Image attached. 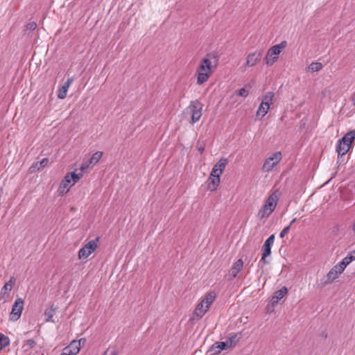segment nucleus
Here are the masks:
<instances>
[{"instance_id":"obj_36","label":"nucleus","mask_w":355,"mask_h":355,"mask_svg":"<svg viewBox=\"0 0 355 355\" xmlns=\"http://www.w3.org/2000/svg\"><path fill=\"white\" fill-rule=\"evenodd\" d=\"M37 28V24L34 21L29 22L26 24V30L34 31Z\"/></svg>"},{"instance_id":"obj_6","label":"nucleus","mask_w":355,"mask_h":355,"mask_svg":"<svg viewBox=\"0 0 355 355\" xmlns=\"http://www.w3.org/2000/svg\"><path fill=\"white\" fill-rule=\"evenodd\" d=\"M282 158V153L280 152H275L265 160L262 166V170L264 172L271 171L273 168L281 161Z\"/></svg>"},{"instance_id":"obj_2","label":"nucleus","mask_w":355,"mask_h":355,"mask_svg":"<svg viewBox=\"0 0 355 355\" xmlns=\"http://www.w3.org/2000/svg\"><path fill=\"white\" fill-rule=\"evenodd\" d=\"M279 200V192L277 191L271 193L266 201L264 205L258 212V216L263 218L269 216L275 210Z\"/></svg>"},{"instance_id":"obj_19","label":"nucleus","mask_w":355,"mask_h":355,"mask_svg":"<svg viewBox=\"0 0 355 355\" xmlns=\"http://www.w3.org/2000/svg\"><path fill=\"white\" fill-rule=\"evenodd\" d=\"M71 181L69 175L67 174L60 185L59 189L60 192H67L69 190V184Z\"/></svg>"},{"instance_id":"obj_4","label":"nucleus","mask_w":355,"mask_h":355,"mask_svg":"<svg viewBox=\"0 0 355 355\" xmlns=\"http://www.w3.org/2000/svg\"><path fill=\"white\" fill-rule=\"evenodd\" d=\"M286 41H282L280 44L270 47L265 57V64L268 66H272L277 60L279 55L286 48Z\"/></svg>"},{"instance_id":"obj_13","label":"nucleus","mask_w":355,"mask_h":355,"mask_svg":"<svg viewBox=\"0 0 355 355\" xmlns=\"http://www.w3.org/2000/svg\"><path fill=\"white\" fill-rule=\"evenodd\" d=\"M352 143H349V139H344L343 137L338 141V145L336 146V151L338 155H345L350 147Z\"/></svg>"},{"instance_id":"obj_32","label":"nucleus","mask_w":355,"mask_h":355,"mask_svg":"<svg viewBox=\"0 0 355 355\" xmlns=\"http://www.w3.org/2000/svg\"><path fill=\"white\" fill-rule=\"evenodd\" d=\"M35 345V342L32 340H28L22 346V348L24 349V351H28L31 349H32Z\"/></svg>"},{"instance_id":"obj_27","label":"nucleus","mask_w":355,"mask_h":355,"mask_svg":"<svg viewBox=\"0 0 355 355\" xmlns=\"http://www.w3.org/2000/svg\"><path fill=\"white\" fill-rule=\"evenodd\" d=\"M10 344V339L6 335L0 333V350H2Z\"/></svg>"},{"instance_id":"obj_31","label":"nucleus","mask_w":355,"mask_h":355,"mask_svg":"<svg viewBox=\"0 0 355 355\" xmlns=\"http://www.w3.org/2000/svg\"><path fill=\"white\" fill-rule=\"evenodd\" d=\"M354 260H355V250L350 252L344 259H343V261H345L347 265H349Z\"/></svg>"},{"instance_id":"obj_40","label":"nucleus","mask_w":355,"mask_h":355,"mask_svg":"<svg viewBox=\"0 0 355 355\" xmlns=\"http://www.w3.org/2000/svg\"><path fill=\"white\" fill-rule=\"evenodd\" d=\"M296 221H297V219H296V218H293V219L291 221V223H290V224H289L288 225H290V227H291V226L294 223H295Z\"/></svg>"},{"instance_id":"obj_1","label":"nucleus","mask_w":355,"mask_h":355,"mask_svg":"<svg viewBox=\"0 0 355 355\" xmlns=\"http://www.w3.org/2000/svg\"><path fill=\"white\" fill-rule=\"evenodd\" d=\"M216 298V293L214 292L208 293L206 296L198 304L194 309L191 319L193 320H198L209 309L211 305Z\"/></svg>"},{"instance_id":"obj_24","label":"nucleus","mask_w":355,"mask_h":355,"mask_svg":"<svg viewBox=\"0 0 355 355\" xmlns=\"http://www.w3.org/2000/svg\"><path fill=\"white\" fill-rule=\"evenodd\" d=\"M228 163V160L225 157H222L219 159V161L214 164V168H218V171L223 173L227 164Z\"/></svg>"},{"instance_id":"obj_41","label":"nucleus","mask_w":355,"mask_h":355,"mask_svg":"<svg viewBox=\"0 0 355 355\" xmlns=\"http://www.w3.org/2000/svg\"><path fill=\"white\" fill-rule=\"evenodd\" d=\"M353 230L355 232V223L353 225Z\"/></svg>"},{"instance_id":"obj_29","label":"nucleus","mask_w":355,"mask_h":355,"mask_svg":"<svg viewBox=\"0 0 355 355\" xmlns=\"http://www.w3.org/2000/svg\"><path fill=\"white\" fill-rule=\"evenodd\" d=\"M48 163H49V159L44 158L40 162H37V163L33 164L31 166V169H32V171H35V170L33 168L37 166L38 164H40V166L37 167V170H40L41 168H43L45 166H46Z\"/></svg>"},{"instance_id":"obj_38","label":"nucleus","mask_w":355,"mask_h":355,"mask_svg":"<svg viewBox=\"0 0 355 355\" xmlns=\"http://www.w3.org/2000/svg\"><path fill=\"white\" fill-rule=\"evenodd\" d=\"M103 355H117V352L115 349H107Z\"/></svg>"},{"instance_id":"obj_28","label":"nucleus","mask_w":355,"mask_h":355,"mask_svg":"<svg viewBox=\"0 0 355 355\" xmlns=\"http://www.w3.org/2000/svg\"><path fill=\"white\" fill-rule=\"evenodd\" d=\"M85 171H81L78 173H76L75 171L68 173L70 176V178L71 179L73 183L71 185H73L76 182H77L83 175Z\"/></svg>"},{"instance_id":"obj_33","label":"nucleus","mask_w":355,"mask_h":355,"mask_svg":"<svg viewBox=\"0 0 355 355\" xmlns=\"http://www.w3.org/2000/svg\"><path fill=\"white\" fill-rule=\"evenodd\" d=\"M354 139H355V130L350 131V132L346 133L343 136V140L349 139V143H352Z\"/></svg>"},{"instance_id":"obj_21","label":"nucleus","mask_w":355,"mask_h":355,"mask_svg":"<svg viewBox=\"0 0 355 355\" xmlns=\"http://www.w3.org/2000/svg\"><path fill=\"white\" fill-rule=\"evenodd\" d=\"M15 283V279L14 277H11L10 280L5 284V285L1 288V293L3 295H8L11 291L13 285Z\"/></svg>"},{"instance_id":"obj_8","label":"nucleus","mask_w":355,"mask_h":355,"mask_svg":"<svg viewBox=\"0 0 355 355\" xmlns=\"http://www.w3.org/2000/svg\"><path fill=\"white\" fill-rule=\"evenodd\" d=\"M85 338H81L79 340H73L71 343L63 349L61 355H76L81 347V343H85Z\"/></svg>"},{"instance_id":"obj_15","label":"nucleus","mask_w":355,"mask_h":355,"mask_svg":"<svg viewBox=\"0 0 355 355\" xmlns=\"http://www.w3.org/2000/svg\"><path fill=\"white\" fill-rule=\"evenodd\" d=\"M73 82V78H69L64 83L62 87L58 90V97L60 99H64L67 94V91Z\"/></svg>"},{"instance_id":"obj_16","label":"nucleus","mask_w":355,"mask_h":355,"mask_svg":"<svg viewBox=\"0 0 355 355\" xmlns=\"http://www.w3.org/2000/svg\"><path fill=\"white\" fill-rule=\"evenodd\" d=\"M243 267V261L241 259H238L232 266L230 273L232 278H235Z\"/></svg>"},{"instance_id":"obj_3","label":"nucleus","mask_w":355,"mask_h":355,"mask_svg":"<svg viewBox=\"0 0 355 355\" xmlns=\"http://www.w3.org/2000/svg\"><path fill=\"white\" fill-rule=\"evenodd\" d=\"M347 264L343 260L335 265L327 274L320 279V284L325 286L333 282L344 271Z\"/></svg>"},{"instance_id":"obj_34","label":"nucleus","mask_w":355,"mask_h":355,"mask_svg":"<svg viewBox=\"0 0 355 355\" xmlns=\"http://www.w3.org/2000/svg\"><path fill=\"white\" fill-rule=\"evenodd\" d=\"M236 94L242 97H246L249 94V92L244 87L235 92Z\"/></svg>"},{"instance_id":"obj_30","label":"nucleus","mask_w":355,"mask_h":355,"mask_svg":"<svg viewBox=\"0 0 355 355\" xmlns=\"http://www.w3.org/2000/svg\"><path fill=\"white\" fill-rule=\"evenodd\" d=\"M322 68V64L320 62H312L309 67V70L311 72H317L319 71Z\"/></svg>"},{"instance_id":"obj_17","label":"nucleus","mask_w":355,"mask_h":355,"mask_svg":"<svg viewBox=\"0 0 355 355\" xmlns=\"http://www.w3.org/2000/svg\"><path fill=\"white\" fill-rule=\"evenodd\" d=\"M227 346L225 342H218L211 347L210 352H213L212 354H218L222 350L226 349Z\"/></svg>"},{"instance_id":"obj_23","label":"nucleus","mask_w":355,"mask_h":355,"mask_svg":"<svg viewBox=\"0 0 355 355\" xmlns=\"http://www.w3.org/2000/svg\"><path fill=\"white\" fill-rule=\"evenodd\" d=\"M55 313V308L53 305L48 307L44 311V316L46 317V322H54L53 317Z\"/></svg>"},{"instance_id":"obj_12","label":"nucleus","mask_w":355,"mask_h":355,"mask_svg":"<svg viewBox=\"0 0 355 355\" xmlns=\"http://www.w3.org/2000/svg\"><path fill=\"white\" fill-rule=\"evenodd\" d=\"M262 57L261 51H255L254 52L249 53L246 57V65L248 67H253L259 63Z\"/></svg>"},{"instance_id":"obj_39","label":"nucleus","mask_w":355,"mask_h":355,"mask_svg":"<svg viewBox=\"0 0 355 355\" xmlns=\"http://www.w3.org/2000/svg\"><path fill=\"white\" fill-rule=\"evenodd\" d=\"M205 150V148L202 146H198V150L200 153H202L203 151Z\"/></svg>"},{"instance_id":"obj_5","label":"nucleus","mask_w":355,"mask_h":355,"mask_svg":"<svg viewBox=\"0 0 355 355\" xmlns=\"http://www.w3.org/2000/svg\"><path fill=\"white\" fill-rule=\"evenodd\" d=\"M202 104L198 101H191L187 111L191 114V123L198 121L202 116Z\"/></svg>"},{"instance_id":"obj_22","label":"nucleus","mask_w":355,"mask_h":355,"mask_svg":"<svg viewBox=\"0 0 355 355\" xmlns=\"http://www.w3.org/2000/svg\"><path fill=\"white\" fill-rule=\"evenodd\" d=\"M269 109H270L269 105L267 106V105H266V103H263L261 102L258 107V110L256 113V116L257 117H261V119H262L263 116H265L266 115Z\"/></svg>"},{"instance_id":"obj_18","label":"nucleus","mask_w":355,"mask_h":355,"mask_svg":"<svg viewBox=\"0 0 355 355\" xmlns=\"http://www.w3.org/2000/svg\"><path fill=\"white\" fill-rule=\"evenodd\" d=\"M198 71H202L211 73V62L208 58H204L198 68Z\"/></svg>"},{"instance_id":"obj_37","label":"nucleus","mask_w":355,"mask_h":355,"mask_svg":"<svg viewBox=\"0 0 355 355\" xmlns=\"http://www.w3.org/2000/svg\"><path fill=\"white\" fill-rule=\"evenodd\" d=\"M290 230V225H288L286 227H285L282 230V232H280L279 234V237L280 238H284L287 234L288 232H289Z\"/></svg>"},{"instance_id":"obj_14","label":"nucleus","mask_w":355,"mask_h":355,"mask_svg":"<svg viewBox=\"0 0 355 355\" xmlns=\"http://www.w3.org/2000/svg\"><path fill=\"white\" fill-rule=\"evenodd\" d=\"M287 292H288V290H287L286 287H285V286H284L281 289L277 291L274 293V295L272 296V297L271 299L272 305L274 306L275 304H277L278 302L285 296V295L287 293Z\"/></svg>"},{"instance_id":"obj_25","label":"nucleus","mask_w":355,"mask_h":355,"mask_svg":"<svg viewBox=\"0 0 355 355\" xmlns=\"http://www.w3.org/2000/svg\"><path fill=\"white\" fill-rule=\"evenodd\" d=\"M210 75H211V73L198 71V78H197L198 84L202 85L204 83H205L208 80Z\"/></svg>"},{"instance_id":"obj_7","label":"nucleus","mask_w":355,"mask_h":355,"mask_svg":"<svg viewBox=\"0 0 355 355\" xmlns=\"http://www.w3.org/2000/svg\"><path fill=\"white\" fill-rule=\"evenodd\" d=\"M98 238H96L94 240L89 241L83 248H81L78 251L79 259H87L96 249L98 246Z\"/></svg>"},{"instance_id":"obj_11","label":"nucleus","mask_w":355,"mask_h":355,"mask_svg":"<svg viewBox=\"0 0 355 355\" xmlns=\"http://www.w3.org/2000/svg\"><path fill=\"white\" fill-rule=\"evenodd\" d=\"M103 156V153L101 151L96 152L94 153L89 160L84 162L80 166L81 171H85L86 169L92 167L94 165L97 164Z\"/></svg>"},{"instance_id":"obj_26","label":"nucleus","mask_w":355,"mask_h":355,"mask_svg":"<svg viewBox=\"0 0 355 355\" xmlns=\"http://www.w3.org/2000/svg\"><path fill=\"white\" fill-rule=\"evenodd\" d=\"M274 93L272 92H267L263 97L262 103H266V105L270 106V105L272 103L273 98H274Z\"/></svg>"},{"instance_id":"obj_10","label":"nucleus","mask_w":355,"mask_h":355,"mask_svg":"<svg viewBox=\"0 0 355 355\" xmlns=\"http://www.w3.org/2000/svg\"><path fill=\"white\" fill-rule=\"evenodd\" d=\"M275 241V235H270L264 242L263 245L262 247V255L261 261H263L265 263H268V261H266V257H269L271 254V246L274 243Z\"/></svg>"},{"instance_id":"obj_35","label":"nucleus","mask_w":355,"mask_h":355,"mask_svg":"<svg viewBox=\"0 0 355 355\" xmlns=\"http://www.w3.org/2000/svg\"><path fill=\"white\" fill-rule=\"evenodd\" d=\"M222 173H223L218 171V168L213 167L210 173V176L220 178Z\"/></svg>"},{"instance_id":"obj_20","label":"nucleus","mask_w":355,"mask_h":355,"mask_svg":"<svg viewBox=\"0 0 355 355\" xmlns=\"http://www.w3.org/2000/svg\"><path fill=\"white\" fill-rule=\"evenodd\" d=\"M220 184V178L209 176L208 179V189L211 191H215Z\"/></svg>"},{"instance_id":"obj_9","label":"nucleus","mask_w":355,"mask_h":355,"mask_svg":"<svg viewBox=\"0 0 355 355\" xmlns=\"http://www.w3.org/2000/svg\"><path fill=\"white\" fill-rule=\"evenodd\" d=\"M23 309L24 300L21 298L17 299L12 305L10 319L12 321H17L20 318Z\"/></svg>"}]
</instances>
